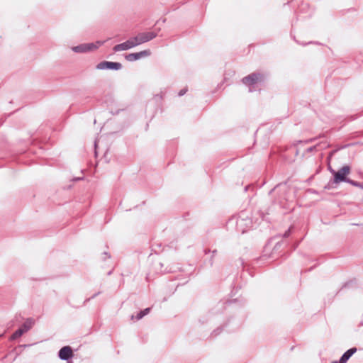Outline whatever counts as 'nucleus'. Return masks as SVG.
Masks as SVG:
<instances>
[{"label":"nucleus","mask_w":363,"mask_h":363,"mask_svg":"<svg viewBox=\"0 0 363 363\" xmlns=\"http://www.w3.org/2000/svg\"><path fill=\"white\" fill-rule=\"evenodd\" d=\"M350 168L349 166H344L337 172H333L334 182L337 184L341 182L347 181L346 177L350 174Z\"/></svg>","instance_id":"obj_2"},{"label":"nucleus","mask_w":363,"mask_h":363,"mask_svg":"<svg viewBox=\"0 0 363 363\" xmlns=\"http://www.w3.org/2000/svg\"><path fill=\"white\" fill-rule=\"evenodd\" d=\"M31 327V323H26L21 328V329L23 330V333H26L27 332Z\"/></svg>","instance_id":"obj_13"},{"label":"nucleus","mask_w":363,"mask_h":363,"mask_svg":"<svg viewBox=\"0 0 363 363\" xmlns=\"http://www.w3.org/2000/svg\"><path fill=\"white\" fill-rule=\"evenodd\" d=\"M150 312V308H145L144 311H140L136 316L138 320L142 318L144 315H147Z\"/></svg>","instance_id":"obj_12"},{"label":"nucleus","mask_w":363,"mask_h":363,"mask_svg":"<svg viewBox=\"0 0 363 363\" xmlns=\"http://www.w3.org/2000/svg\"><path fill=\"white\" fill-rule=\"evenodd\" d=\"M23 331L22 329L19 328L18 330H16L11 336L12 340H15L19 337H21L23 334Z\"/></svg>","instance_id":"obj_10"},{"label":"nucleus","mask_w":363,"mask_h":363,"mask_svg":"<svg viewBox=\"0 0 363 363\" xmlns=\"http://www.w3.org/2000/svg\"><path fill=\"white\" fill-rule=\"evenodd\" d=\"M356 351L357 349L355 347L351 348L343 354L339 362L334 361L331 363H346L350 357L356 352Z\"/></svg>","instance_id":"obj_8"},{"label":"nucleus","mask_w":363,"mask_h":363,"mask_svg":"<svg viewBox=\"0 0 363 363\" xmlns=\"http://www.w3.org/2000/svg\"><path fill=\"white\" fill-rule=\"evenodd\" d=\"M157 33L154 31H149L145 33H141L137 35L135 37H133V40L135 44V46L141 45L144 43L148 42L157 36Z\"/></svg>","instance_id":"obj_1"},{"label":"nucleus","mask_w":363,"mask_h":363,"mask_svg":"<svg viewBox=\"0 0 363 363\" xmlns=\"http://www.w3.org/2000/svg\"><path fill=\"white\" fill-rule=\"evenodd\" d=\"M134 47H136L133 38H130V39H128L125 42L115 45L113 47V50L114 52H119V51L127 50H129V49L133 48Z\"/></svg>","instance_id":"obj_5"},{"label":"nucleus","mask_w":363,"mask_h":363,"mask_svg":"<svg viewBox=\"0 0 363 363\" xmlns=\"http://www.w3.org/2000/svg\"><path fill=\"white\" fill-rule=\"evenodd\" d=\"M122 67V65L119 62H108V61H104L100 63H99L96 65V68L98 69H120Z\"/></svg>","instance_id":"obj_4"},{"label":"nucleus","mask_w":363,"mask_h":363,"mask_svg":"<svg viewBox=\"0 0 363 363\" xmlns=\"http://www.w3.org/2000/svg\"><path fill=\"white\" fill-rule=\"evenodd\" d=\"M73 351L69 346H65L60 349L59 352V357L60 359L67 360L72 357Z\"/></svg>","instance_id":"obj_7"},{"label":"nucleus","mask_w":363,"mask_h":363,"mask_svg":"<svg viewBox=\"0 0 363 363\" xmlns=\"http://www.w3.org/2000/svg\"><path fill=\"white\" fill-rule=\"evenodd\" d=\"M103 44V42L98 41L96 43L84 44L86 46V51L94 50L97 49Z\"/></svg>","instance_id":"obj_9"},{"label":"nucleus","mask_w":363,"mask_h":363,"mask_svg":"<svg viewBox=\"0 0 363 363\" xmlns=\"http://www.w3.org/2000/svg\"><path fill=\"white\" fill-rule=\"evenodd\" d=\"M151 53L150 50H144L138 52L128 54L125 55V58L129 62L137 61L141 58L149 57Z\"/></svg>","instance_id":"obj_3"},{"label":"nucleus","mask_w":363,"mask_h":363,"mask_svg":"<svg viewBox=\"0 0 363 363\" xmlns=\"http://www.w3.org/2000/svg\"><path fill=\"white\" fill-rule=\"evenodd\" d=\"M262 79V75L260 74L252 73L243 78L242 82L246 85H252Z\"/></svg>","instance_id":"obj_6"},{"label":"nucleus","mask_w":363,"mask_h":363,"mask_svg":"<svg viewBox=\"0 0 363 363\" xmlns=\"http://www.w3.org/2000/svg\"><path fill=\"white\" fill-rule=\"evenodd\" d=\"M186 93V90H181L179 92V95L182 96Z\"/></svg>","instance_id":"obj_14"},{"label":"nucleus","mask_w":363,"mask_h":363,"mask_svg":"<svg viewBox=\"0 0 363 363\" xmlns=\"http://www.w3.org/2000/svg\"><path fill=\"white\" fill-rule=\"evenodd\" d=\"M72 50L75 52H86V46L84 45H81L79 46H77V47H74L72 48Z\"/></svg>","instance_id":"obj_11"}]
</instances>
